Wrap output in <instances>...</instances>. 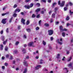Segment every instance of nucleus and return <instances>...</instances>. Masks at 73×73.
<instances>
[{
  "label": "nucleus",
  "instance_id": "39",
  "mask_svg": "<svg viewBox=\"0 0 73 73\" xmlns=\"http://www.w3.org/2000/svg\"><path fill=\"white\" fill-rule=\"evenodd\" d=\"M19 44V42L17 41L15 43V45H17Z\"/></svg>",
  "mask_w": 73,
  "mask_h": 73
},
{
  "label": "nucleus",
  "instance_id": "50",
  "mask_svg": "<svg viewBox=\"0 0 73 73\" xmlns=\"http://www.w3.org/2000/svg\"><path fill=\"white\" fill-rule=\"evenodd\" d=\"M12 59H13V57H12V56H11L10 60H12Z\"/></svg>",
  "mask_w": 73,
  "mask_h": 73
},
{
  "label": "nucleus",
  "instance_id": "14",
  "mask_svg": "<svg viewBox=\"0 0 73 73\" xmlns=\"http://www.w3.org/2000/svg\"><path fill=\"white\" fill-rule=\"evenodd\" d=\"M43 63V60L42 59H40V62L39 64H42Z\"/></svg>",
  "mask_w": 73,
  "mask_h": 73
},
{
  "label": "nucleus",
  "instance_id": "57",
  "mask_svg": "<svg viewBox=\"0 0 73 73\" xmlns=\"http://www.w3.org/2000/svg\"><path fill=\"white\" fill-rule=\"evenodd\" d=\"M9 29L8 28H7L6 29V32L7 33H8L9 32V31H8Z\"/></svg>",
  "mask_w": 73,
  "mask_h": 73
},
{
  "label": "nucleus",
  "instance_id": "58",
  "mask_svg": "<svg viewBox=\"0 0 73 73\" xmlns=\"http://www.w3.org/2000/svg\"><path fill=\"white\" fill-rule=\"evenodd\" d=\"M36 5L38 6V7H39V6H40V5L39 4V3H37L36 4Z\"/></svg>",
  "mask_w": 73,
  "mask_h": 73
},
{
  "label": "nucleus",
  "instance_id": "62",
  "mask_svg": "<svg viewBox=\"0 0 73 73\" xmlns=\"http://www.w3.org/2000/svg\"><path fill=\"white\" fill-rule=\"evenodd\" d=\"M3 33V31L2 30L1 32V35H2Z\"/></svg>",
  "mask_w": 73,
  "mask_h": 73
},
{
  "label": "nucleus",
  "instance_id": "12",
  "mask_svg": "<svg viewBox=\"0 0 73 73\" xmlns=\"http://www.w3.org/2000/svg\"><path fill=\"white\" fill-rule=\"evenodd\" d=\"M26 31L27 32H31V29L30 28H27L26 29Z\"/></svg>",
  "mask_w": 73,
  "mask_h": 73
},
{
  "label": "nucleus",
  "instance_id": "46",
  "mask_svg": "<svg viewBox=\"0 0 73 73\" xmlns=\"http://www.w3.org/2000/svg\"><path fill=\"white\" fill-rule=\"evenodd\" d=\"M41 24V20H40L39 21V25H40Z\"/></svg>",
  "mask_w": 73,
  "mask_h": 73
},
{
  "label": "nucleus",
  "instance_id": "5",
  "mask_svg": "<svg viewBox=\"0 0 73 73\" xmlns=\"http://www.w3.org/2000/svg\"><path fill=\"white\" fill-rule=\"evenodd\" d=\"M41 65H37L36 66V67H35V69L36 70H37V69H40V68H41Z\"/></svg>",
  "mask_w": 73,
  "mask_h": 73
},
{
  "label": "nucleus",
  "instance_id": "25",
  "mask_svg": "<svg viewBox=\"0 0 73 73\" xmlns=\"http://www.w3.org/2000/svg\"><path fill=\"white\" fill-rule=\"evenodd\" d=\"M13 16L14 17H17V14L16 13H14L13 14Z\"/></svg>",
  "mask_w": 73,
  "mask_h": 73
},
{
  "label": "nucleus",
  "instance_id": "32",
  "mask_svg": "<svg viewBox=\"0 0 73 73\" xmlns=\"http://www.w3.org/2000/svg\"><path fill=\"white\" fill-rule=\"evenodd\" d=\"M44 25L46 27H48V26H49V24L48 23H45L44 24Z\"/></svg>",
  "mask_w": 73,
  "mask_h": 73
},
{
  "label": "nucleus",
  "instance_id": "34",
  "mask_svg": "<svg viewBox=\"0 0 73 73\" xmlns=\"http://www.w3.org/2000/svg\"><path fill=\"white\" fill-rule=\"evenodd\" d=\"M36 17V15L34 14H33L32 17L33 18H34V17Z\"/></svg>",
  "mask_w": 73,
  "mask_h": 73
},
{
  "label": "nucleus",
  "instance_id": "6",
  "mask_svg": "<svg viewBox=\"0 0 73 73\" xmlns=\"http://www.w3.org/2000/svg\"><path fill=\"white\" fill-rule=\"evenodd\" d=\"M65 2L64 1H62V2L60 4V7H63L64 5H65Z\"/></svg>",
  "mask_w": 73,
  "mask_h": 73
},
{
  "label": "nucleus",
  "instance_id": "41",
  "mask_svg": "<svg viewBox=\"0 0 73 73\" xmlns=\"http://www.w3.org/2000/svg\"><path fill=\"white\" fill-rule=\"evenodd\" d=\"M58 5H61V1H58Z\"/></svg>",
  "mask_w": 73,
  "mask_h": 73
},
{
  "label": "nucleus",
  "instance_id": "22",
  "mask_svg": "<svg viewBox=\"0 0 73 73\" xmlns=\"http://www.w3.org/2000/svg\"><path fill=\"white\" fill-rule=\"evenodd\" d=\"M29 23H30V21L29 20H27L26 23V25H29Z\"/></svg>",
  "mask_w": 73,
  "mask_h": 73
},
{
  "label": "nucleus",
  "instance_id": "27",
  "mask_svg": "<svg viewBox=\"0 0 73 73\" xmlns=\"http://www.w3.org/2000/svg\"><path fill=\"white\" fill-rule=\"evenodd\" d=\"M40 11V8H38L36 10V12H39V11Z\"/></svg>",
  "mask_w": 73,
  "mask_h": 73
},
{
  "label": "nucleus",
  "instance_id": "13",
  "mask_svg": "<svg viewBox=\"0 0 73 73\" xmlns=\"http://www.w3.org/2000/svg\"><path fill=\"white\" fill-rule=\"evenodd\" d=\"M1 38L2 41H4L5 39V36H2L1 37Z\"/></svg>",
  "mask_w": 73,
  "mask_h": 73
},
{
  "label": "nucleus",
  "instance_id": "15",
  "mask_svg": "<svg viewBox=\"0 0 73 73\" xmlns=\"http://www.w3.org/2000/svg\"><path fill=\"white\" fill-rule=\"evenodd\" d=\"M22 52L23 53H25L26 52V50L24 48H23L22 49Z\"/></svg>",
  "mask_w": 73,
  "mask_h": 73
},
{
  "label": "nucleus",
  "instance_id": "2",
  "mask_svg": "<svg viewBox=\"0 0 73 73\" xmlns=\"http://www.w3.org/2000/svg\"><path fill=\"white\" fill-rule=\"evenodd\" d=\"M60 30L61 32H63V31H67V29H62V26H60Z\"/></svg>",
  "mask_w": 73,
  "mask_h": 73
},
{
  "label": "nucleus",
  "instance_id": "44",
  "mask_svg": "<svg viewBox=\"0 0 73 73\" xmlns=\"http://www.w3.org/2000/svg\"><path fill=\"white\" fill-rule=\"evenodd\" d=\"M2 69L4 70L5 69V66H2Z\"/></svg>",
  "mask_w": 73,
  "mask_h": 73
},
{
  "label": "nucleus",
  "instance_id": "11",
  "mask_svg": "<svg viewBox=\"0 0 73 73\" xmlns=\"http://www.w3.org/2000/svg\"><path fill=\"white\" fill-rule=\"evenodd\" d=\"M24 64L26 66H28V64L27 63V62L26 61H25L23 62Z\"/></svg>",
  "mask_w": 73,
  "mask_h": 73
},
{
  "label": "nucleus",
  "instance_id": "4",
  "mask_svg": "<svg viewBox=\"0 0 73 73\" xmlns=\"http://www.w3.org/2000/svg\"><path fill=\"white\" fill-rule=\"evenodd\" d=\"M28 45L29 46H33V42H31L29 43L28 44Z\"/></svg>",
  "mask_w": 73,
  "mask_h": 73
},
{
  "label": "nucleus",
  "instance_id": "61",
  "mask_svg": "<svg viewBox=\"0 0 73 73\" xmlns=\"http://www.w3.org/2000/svg\"><path fill=\"white\" fill-rule=\"evenodd\" d=\"M17 53V51L15 50L14 51V54H15L16 53Z\"/></svg>",
  "mask_w": 73,
  "mask_h": 73
},
{
  "label": "nucleus",
  "instance_id": "29",
  "mask_svg": "<svg viewBox=\"0 0 73 73\" xmlns=\"http://www.w3.org/2000/svg\"><path fill=\"white\" fill-rule=\"evenodd\" d=\"M66 20L67 21H68V20H69V16H67V17L66 18Z\"/></svg>",
  "mask_w": 73,
  "mask_h": 73
},
{
  "label": "nucleus",
  "instance_id": "37",
  "mask_svg": "<svg viewBox=\"0 0 73 73\" xmlns=\"http://www.w3.org/2000/svg\"><path fill=\"white\" fill-rule=\"evenodd\" d=\"M71 25V24L67 23L66 26H67V27H68V26H69V25Z\"/></svg>",
  "mask_w": 73,
  "mask_h": 73
},
{
  "label": "nucleus",
  "instance_id": "42",
  "mask_svg": "<svg viewBox=\"0 0 73 73\" xmlns=\"http://www.w3.org/2000/svg\"><path fill=\"white\" fill-rule=\"evenodd\" d=\"M16 7H17V5L16 4L14 5L13 7L14 8H16Z\"/></svg>",
  "mask_w": 73,
  "mask_h": 73
},
{
  "label": "nucleus",
  "instance_id": "7",
  "mask_svg": "<svg viewBox=\"0 0 73 73\" xmlns=\"http://www.w3.org/2000/svg\"><path fill=\"white\" fill-rule=\"evenodd\" d=\"M25 20L24 19L22 18L21 20V22L24 25H25Z\"/></svg>",
  "mask_w": 73,
  "mask_h": 73
},
{
  "label": "nucleus",
  "instance_id": "20",
  "mask_svg": "<svg viewBox=\"0 0 73 73\" xmlns=\"http://www.w3.org/2000/svg\"><path fill=\"white\" fill-rule=\"evenodd\" d=\"M68 4L70 5V6H72L73 5V3L71 2H68Z\"/></svg>",
  "mask_w": 73,
  "mask_h": 73
},
{
  "label": "nucleus",
  "instance_id": "54",
  "mask_svg": "<svg viewBox=\"0 0 73 73\" xmlns=\"http://www.w3.org/2000/svg\"><path fill=\"white\" fill-rule=\"evenodd\" d=\"M50 40H51V41H52V40H53V37H50Z\"/></svg>",
  "mask_w": 73,
  "mask_h": 73
},
{
  "label": "nucleus",
  "instance_id": "30",
  "mask_svg": "<svg viewBox=\"0 0 73 73\" xmlns=\"http://www.w3.org/2000/svg\"><path fill=\"white\" fill-rule=\"evenodd\" d=\"M13 19V17H12L11 18L9 21V23H11L12 22V20Z\"/></svg>",
  "mask_w": 73,
  "mask_h": 73
},
{
  "label": "nucleus",
  "instance_id": "24",
  "mask_svg": "<svg viewBox=\"0 0 73 73\" xmlns=\"http://www.w3.org/2000/svg\"><path fill=\"white\" fill-rule=\"evenodd\" d=\"M62 35L63 37H65V33L64 32L62 33Z\"/></svg>",
  "mask_w": 73,
  "mask_h": 73
},
{
  "label": "nucleus",
  "instance_id": "53",
  "mask_svg": "<svg viewBox=\"0 0 73 73\" xmlns=\"http://www.w3.org/2000/svg\"><path fill=\"white\" fill-rule=\"evenodd\" d=\"M8 63H5V66H8Z\"/></svg>",
  "mask_w": 73,
  "mask_h": 73
},
{
  "label": "nucleus",
  "instance_id": "36",
  "mask_svg": "<svg viewBox=\"0 0 73 73\" xmlns=\"http://www.w3.org/2000/svg\"><path fill=\"white\" fill-rule=\"evenodd\" d=\"M7 40H6L5 41L3 42V44H5L7 43Z\"/></svg>",
  "mask_w": 73,
  "mask_h": 73
},
{
  "label": "nucleus",
  "instance_id": "31",
  "mask_svg": "<svg viewBox=\"0 0 73 73\" xmlns=\"http://www.w3.org/2000/svg\"><path fill=\"white\" fill-rule=\"evenodd\" d=\"M72 59V57H70L69 58H68V61H70Z\"/></svg>",
  "mask_w": 73,
  "mask_h": 73
},
{
  "label": "nucleus",
  "instance_id": "47",
  "mask_svg": "<svg viewBox=\"0 0 73 73\" xmlns=\"http://www.w3.org/2000/svg\"><path fill=\"white\" fill-rule=\"evenodd\" d=\"M70 15H72V14H73V12H72V11H71L70 10Z\"/></svg>",
  "mask_w": 73,
  "mask_h": 73
},
{
  "label": "nucleus",
  "instance_id": "59",
  "mask_svg": "<svg viewBox=\"0 0 73 73\" xmlns=\"http://www.w3.org/2000/svg\"><path fill=\"white\" fill-rule=\"evenodd\" d=\"M65 57H64L62 59V60L65 61Z\"/></svg>",
  "mask_w": 73,
  "mask_h": 73
},
{
  "label": "nucleus",
  "instance_id": "33",
  "mask_svg": "<svg viewBox=\"0 0 73 73\" xmlns=\"http://www.w3.org/2000/svg\"><path fill=\"white\" fill-rule=\"evenodd\" d=\"M40 14H38L36 16V18H40Z\"/></svg>",
  "mask_w": 73,
  "mask_h": 73
},
{
  "label": "nucleus",
  "instance_id": "64",
  "mask_svg": "<svg viewBox=\"0 0 73 73\" xmlns=\"http://www.w3.org/2000/svg\"><path fill=\"white\" fill-rule=\"evenodd\" d=\"M52 11H50L49 12V15H51V13H52Z\"/></svg>",
  "mask_w": 73,
  "mask_h": 73
},
{
  "label": "nucleus",
  "instance_id": "10",
  "mask_svg": "<svg viewBox=\"0 0 73 73\" xmlns=\"http://www.w3.org/2000/svg\"><path fill=\"white\" fill-rule=\"evenodd\" d=\"M59 41V39H57L56 40V42H58V44H60V45H62V42H60Z\"/></svg>",
  "mask_w": 73,
  "mask_h": 73
},
{
  "label": "nucleus",
  "instance_id": "38",
  "mask_svg": "<svg viewBox=\"0 0 73 73\" xmlns=\"http://www.w3.org/2000/svg\"><path fill=\"white\" fill-rule=\"evenodd\" d=\"M8 47H6L5 48V50L6 51H7V50H8Z\"/></svg>",
  "mask_w": 73,
  "mask_h": 73
},
{
  "label": "nucleus",
  "instance_id": "43",
  "mask_svg": "<svg viewBox=\"0 0 73 73\" xmlns=\"http://www.w3.org/2000/svg\"><path fill=\"white\" fill-rule=\"evenodd\" d=\"M10 56V54H7L6 56V57L7 58H8L9 57V56Z\"/></svg>",
  "mask_w": 73,
  "mask_h": 73
},
{
  "label": "nucleus",
  "instance_id": "9",
  "mask_svg": "<svg viewBox=\"0 0 73 73\" xmlns=\"http://www.w3.org/2000/svg\"><path fill=\"white\" fill-rule=\"evenodd\" d=\"M20 11H21V10L20 9H17L15 10V11H14V13H16V12H20Z\"/></svg>",
  "mask_w": 73,
  "mask_h": 73
},
{
  "label": "nucleus",
  "instance_id": "55",
  "mask_svg": "<svg viewBox=\"0 0 73 73\" xmlns=\"http://www.w3.org/2000/svg\"><path fill=\"white\" fill-rule=\"evenodd\" d=\"M59 24V22L57 21L56 22V24L57 25Z\"/></svg>",
  "mask_w": 73,
  "mask_h": 73
},
{
  "label": "nucleus",
  "instance_id": "56",
  "mask_svg": "<svg viewBox=\"0 0 73 73\" xmlns=\"http://www.w3.org/2000/svg\"><path fill=\"white\" fill-rule=\"evenodd\" d=\"M41 1L44 2V3H46V0H41Z\"/></svg>",
  "mask_w": 73,
  "mask_h": 73
},
{
  "label": "nucleus",
  "instance_id": "48",
  "mask_svg": "<svg viewBox=\"0 0 73 73\" xmlns=\"http://www.w3.org/2000/svg\"><path fill=\"white\" fill-rule=\"evenodd\" d=\"M21 28V26H18V29H20Z\"/></svg>",
  "mask_w": 73,
  "mask_h": 73
},
{
  "label": "nucleus",
  "instance_id": "63",
  "mask_svg": "<svg viewBox=\"0 0 73 73\" xmlns=\"http://www.w3.org/2000/svg\"><path fill=\"white\" fill-rule=\"evenodd\" d=\"M24 37L25 38H27V36L25 35H24Z\"/></svg>",
  "mask_w": 73,
  "mask_h": 73
},
{
  "label": "nucleus",
  "instance_id": "45",
  "mask_svg": "<svg viewBox=\"0 0 73 73\" xmlns=\"http://www.w3.org/2000/svg\"><path fill=\"white\" fill-rule=\"evenodd\" d=\"M64 69L65 70H66L67 72H68V69L66 68H64Z\"/></svg>",
  "mask_w": 73,
  "mask_h": 73
},
{
  "label": "nucleus",
  "instance_id": "19",
  "mask_svg": "<svg viewBox=\"0 0 73 73\" xmlns=\"http://www.w3.org/2000/svg\"><path fill=\"white\" fill-rule=\"evenodd\" d=\"M0 46L1 50H2L3 49V45L2 44H1Z\"/></svg>",
  "mask_w": 73,
  "mask_h": 73
},
{
  "label": "nucleus",
  "instance_id": "18",
  "mask_svg": "<svg viewBox=\"0 0 73 73\" xmlns=\"http://www.w3.org/2000/svg\"><path fill=\"white\" fill-rule=\"evenodd\" d=\"M57 5V3L56 2L53 3L52 4V7H54V6H55V5Z\"/></svg>",
  "mask_w": 73,
  "mask_h": 73
},
{
  "label": "nucleus",
  "instance_id": "49",
  "mask_svg": "<svg viewBox=\"0 0 73 73\" xmlns=\"http://www.w3.org/2000/svg\"><path fill=\"white\" fill-rule=\"evenodd\" d=\"M53 19H51V20H50V23H52L53 22Z\"/></svg>",
  "mask_w": 73,
  "mask_h": 73
},
{
  "label": "nucleus",
  "instance_id": "28",
  "mask_svg": "<svg viewBox=\"0 0 73 73\" xmlns=\"http://www.w3.org/2000/svg\"><path fill=\"white\" fill-rule=\"evenodd\" d=\"M42 43L44 45H46V42H45L44 40L43 41Z\"/></svg>",
  "mask_w": 73,
  "mask_h": 73
},
{
  "label": "nucleus",
  "instance_id": "40",
  "mask_svg": "<svg viewBox=\"0 0 73 73\" xmlns=\"http://www.w3.org/2000/svg\"><path fill=\"white\" fill-rule=\"evenodd\" d=\"M39 30V27H37L36 28V31H38V30Z\"/></svg>",
  "mask_w": 73,
  "mask_h": 73
},
{
  "label": "nucleus",
  "instance_id": "35",
  "mask_svg": "<svg viewBox=\"0 0 73 73\" xmlns=\"http://www.w3.org/2000/svg\"><path fill=\"white\" fill-rule=\"evenodd\" d=\"M21 14V15H22L23 16H24L25 15V14H24V13L23 12H22Z\"/></svg>",
  "mask_w": 73,
  "mask_h": 73
},
{
  "label": "nucleus",
  "instance_id": "60",
  "mask_svg": "<svg viewBox=\"0 0 73 73\" xmlns=\"http://www.w3.org/2000/svg\"><path fill=\"white\" fill-rule=\"evenodd\" d=\"M42 10H43V11H46V9L44 8H42Z\"/></svg>",
  "mask_w": 73,
  "mask_h": 73
},
{
  "label": "nucleus",
  "instance_id": "17",
  "mask_svg": "<svg viewBox=\"0 0 73 73\" xmlns=\"http://www.w3.org/2000/svg\"><path fill=\"white\" fill-rule=\"evenodd\" d=\"M27 72V68H25L24 70V71L23 72V73H26Z\"/></svg>",
  "mask_w": 73,
  "mask_h": 73
},
{
  "label": "nucleus",
  "instance_id": "23",
  "mask_svg": "<svg viewBox=\"0 0 73 73\" xmlns=\"http://www.w3.org/2000/svg\"><path fill=\"white\" fill-rule=\"evenodd\" d=\"M60 54H57L56 57L57 58H60Z\"/></svg>",
  "mask_w": 73,
  "mask_h": 73
},
{
  "label": "nucleus",
  "instance_id": "8",
  "mask_svg": "<svg viewBox=\"0 0 73 73\" xmlns=\"http://www.w3.org/2000/svg\"><path fill=\"white\" fill-rule=\"evenodd\" d=\"M6 20H7L6 19H3L2 21V23L4 24H5L6 23Z\"/></svg>",
  "mask_w": 73,
  "mask_h": 73
},
{
  "label": "nucleus",
  "instance_id": "26",
  "mask_svg": "<svg viewBox=\"0 0 73 73\" xmlns=\"http://www.w3.org/2000/svg\"><path fill=\"white\" fill-rule=\"evenodd\" d=\"M8 13H9L2 14V16H5V15H7V14H8Z\"/></svg>",
  "mask_w": 73,
  "mask_h": 73
},
{
  "label": "nucleus",
  "instance_id": "51",
  "mask_svg": "<svg viewBox=\"0 0 73 73\" xmlns=\"http://www.w3.org/2000/svg\"><path fill=\"white\" fill-rule=\"evenodd\" d=\"M15 70L17 71V70H19V68H16L15 69Z\"/></svg>",
  "mask_w": 73,
  "mask_h": 73
},
{
  "label": "nucleus",
  "instance_id": "3",
  "mask_svg": "<svg viewBox=\"0 0 73 73\" xmlns=\"http://www.w3.org/2000/svg\"><path fill=\"white\" fill-rule=\"evenodd\" d=\"M48 35H53V31L52 30H50L48 31Z\"/></svg>",
  "mask_w": 73,
  "mask_h": 73
},
{
  "label": "nucleus",
  "instance_id": "21",
  "mask_svg": "<svg viewBox=\"0 0 73 73\" xmlns=\"http://www.w3.org/2000/svg\"><path fill=\"white\" fill-rule=\"evenodd\" d=\"M52 17L53 18H55V14L53 13L52 15Z\"/></svg>",
  "mask_w": 73,
  "mask_h": 73
},
{
  "label": "nucleus",
  "instance_id": "52",
  "mask_svg": "<svg viewBox=\"0 0 73 73\" xmlns=\"http://www.w3.org/2000/svg\"><path fill=\"white\" fill-rule=\"evenodd\" d=\"M64 10L65 11H66V10H67V8L65 7H64Z\"/></svg>",
  "mask_w": 73,
  "mask_h": 73
},
{
  "label": "nucleus",
  "instance_id": "1",
  "mask_svg": "<svg viewBox=\"0 0 73 73\" xmlns=\"http://www.w3.org/2000/svg\"><path fill=\"white\" fill-rule=\"evenodd\" d=\"M33 6V3H31L30 5V6L29 5H26L25 6V8H26V9H29L30 8H32V7Z\"/></svg>",
  "mask_w": 73,
  "mask_h": 73
},
{
  "label": "nucleus",
  "instance_id": "16",
  "mask_svg": "<svg viewBox=\"0 0 73 73\" xmlns=\"http://www.w3.org/2000/svg\"><path fill=\"white\" fill-rule=\"evenodd\" d=\"M72 63H70L68 64V66L70 67L71 68H73V67H72Z\"/></svg>",
  "mask_w": 73,
  "mask_h": 73
}]
</instances>
